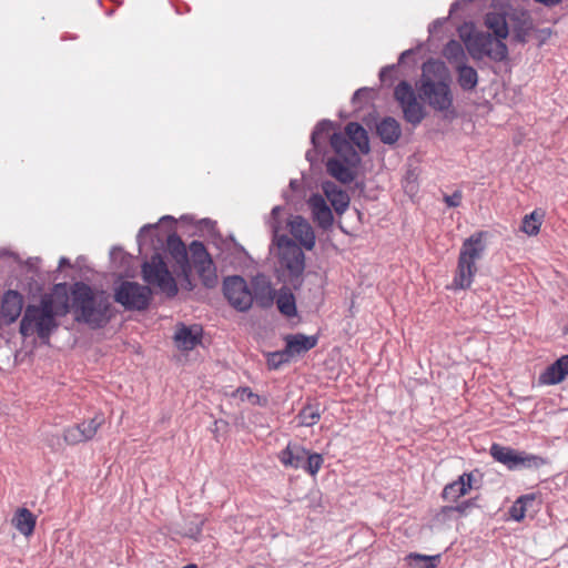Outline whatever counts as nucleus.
Segmentation results:
<instances>
[{
	"label": "nucleus",
	"instance_id": "4c0bfd02",
	"mask_svg": "<svg viewBox=\"0 0 568 568\" xmlns=\"http://www.w3.org/2000/svg\"><path fill=\"white\" fill-rule=\"evenodd\" d=\"M406 560L410 568H436L440 560V555L427 556L417 552L407 555Z\"/></svg>",
	"mask_w": 568,
	"mask_h": 568
},
{
	"label": "nucleus",
	"instance_id": "6e6552de",
	"mask_svg": "<svg viewBox=\"0 0 568 568\" xmlns=\"http://www.w3.org/2000/svg\"><path fill=\"white\" fill-rule=\"evenodd\" d=\"M465 47L474 60L488 57L495 62H501L508 57V48L504 41L495 39L488 32H473L464 38Z\"/></svg>",
	"mask_w": 568,
	"mask_h": 568
},
{
	"label": "nucleus",
	"instance_id": "37998d69",
	"mask_svg": "<svg viewBox=\"0 0 568 568\" xmlns=\"http://www.w3.org/2000/svg\"><path fill=\"white\" fill-rule=\"evenodd\" d=\"M63 440L68 445H78L80 443H84L82 436L80 435L79 427L74 426H70L64 429Z\"/></svg>",
	"mask_w": 568,
	"mask_h": 568
},
{
	"label": "nucleus",
	"instance_id": "7c9ffc66",
	"mask_svg": "<svg viewBox=\"0 0 568 568\" xmlns=\"http://www.w3.org/2000/svg\"><path fill=\"white\" fill-rule=\"evenodd\" d=\"M216 246L219 247L222 254L227 252L230 253V255L234 257L233 260H229L227 256L223 258L225 262H229L231 264L234 261H242L243 257L246 256L247 254L245 248L235 241L233 235L229 236L227 239H221L220 243L216 244Z\"/></svg>",
	"mask_w": 568,
	"mask_h": 568
},
{
	"label": "nucleus",
	"instance_id": "412c9836",
	"mask_svg": "<svg viewBox=\"0 0 568 568\" xmlns=\"http://www.w3.org/2000/svg\"><path fill=\"white\" fill-rule=\"evenodd\" d=\"M322 190L337 215H342L347 211L351 202L347 192L343 191L332 181H324Z\"/></svg>",
	"mask_w": 568,
	"mask_h": 568
},
{
	"label": "nucleus",
	"instance_id": "bb28decb",
	"mask_svg": "<svg viewBox=\"0 0 568 568\" xmlns=\"http://www.w3.org/2000/svg\"><path fill=\"white\" fill-rule=\"evenodd\" d=\"M376 133L384 144L393 145L399 140L402 128L396 119L386 116L377 123Z\"/></svg>",
	"mask_w": 568,
	"mask_h": 568
},
{
	"label": "nucleus",
	"instance_id": "0eeeda50",
	"mask_svg": "<svg viewBox=\"0 0 568 568\" xmlns=\"http://www.w3.org/2000/svg\"><path fill=\"white\" fill-rule=\"evenodd\" d=\"M142 277L145 283L156 287L168 298L176 296L178 284L160 253H154L142 264Z\"/></svg>",
	"mask_w": 568,
	"mask_h": 568
},
{
	"label": "nucleus",
	"instance_id": "2eb2a0df",
	"mask_svg": "<svg viewBox=\"0 0 568 568\" xmlns=\"http://www.w3.org/2000/svg\"><path fill=\"white\" fill-rule=\"evenodd\" d=\"M361 156L356 162L351 163L347 155L333 156L327 159L325 166L326 172L342 184L352 183L357 175V168L361 164Z\"/></svg>",
	"mask_w": 568,
	"mask_h": 568
},
{
	"label": "nucleus",
	"instance_id": "052dcab7",
	"mask_svg": "<svg viewBox=\"0 0 568 568\" xmlns=\"http://www.w3.org/2000/svg\"><path fill=\"white\" fill-rule=\"evenodd\" d=\"M122 253V250L120 247H113L110 252V255L112 258H114L115 254Z\"/></svg>",
	"mask_w": 568,
	"mask_h": 568
},
{
	"label": "nucleus",
	"instance_id": "423d86ee",
	"mask_svg": "<svg viewBox=\"0 0 568 568\" xmlns=\"http://www.w3.org/2000/svg\"><path fill=\"white\" fill-rule=\"evenodd\" d=\"M487 232H476L467 237L460 248L457 270L454 276L453 286L456 290L470 287L477 272L476 261L481 258L486 244L484 239Z\"/></svg>",
	"mask_w": 568,
	"mask_h": 568
},
{
	"label": "nucleus",
	"instance_id": "c85d7f7f",
	"mask_svg": "<svg viewBox=\"0 0 568 568\" xmlns=\"http://www.w3.org/2000/svg\"><path fill=\"white\" fill-rule=\"evenodd\" d=\"M454 70L456 72L457 83L464 92H471L476 89L479 77L474 67L464 62L462 64H457Z\"/></svg>",
	"mask_w": 568,
	"mask_h": 568
},
{
	"label": "nucleus",
	"instance_id": "f704fd0d",
	"mask_svg": "<svg viewBox=\"0 0 568 568\" xmlns=\"http://www.w3.org/2000/svg\"><path fill=\"white\" fill-rule=\"evenodd\" d=\"M322 409L318 403H307L297 414L298 425L311 427L321 418Z\"/></svg>",
	"mask_w": 568,
	"mask_h": 568
},
{
	"label": "nucleus",
	"instance_id": "69168bd1",
	"mask_svg": "<svg viewBox=\"0 0 568 568\" xmlns=\"http://www.w3.org/2000/svg\"><path fill=\"white\" fill-rule=\"evenodd\" d=\"M3 255H10V253L7 252L6 250H0V257Z\"/></svg>",
	"mask_w": 568,
	"mask_h": 568
},
{
	"label": "nucleus",
	"instance_id": "a19ab883",
	"mask_svg": "<svg viewBox=\"0 0 568 568\" xmlns=\"http://www.w3.org/2000/svg\"><path fill=\"white\" fill-rule=\"evenodd\" d=\"M324 463V458L321 454L317 453H310L306 456L304 466L302 469L307 471L312 476H316L320 469L322 468Z\"/></svg>",
	"mask_w": 568,
	"mask_h": 568
},
{
	"label": "nucleus",
	"instance_id": "473e14b6",
	"mask_svg": "<svg viewBox=\"0 0 568 568\" xmlns=\"http://www.w3.org/2000/svg\"><path fill=\"white\" fill-rule=\"evenodd\" d=\"M485 23L489 30L493 31L494 38L504 40L509 33L508 21L505 16L499 13H488L485 19Z\"/></svg>",
	"mask_w": 568,
	"mask_h": 568
},
{
	"label": "nucleus",
	"instance_id": "ea45409f",
	"mask_svg": "<svg viewBox=\"0 0 568 568\" xmlns=\"http://www.w3.org/2000/svg\"><path fill=\"white\" fill-rule=\"evenodd\" d=\"M158 224H145L140 229L136 235V243L139 245L140 253H142L143 246L146 244L148 240L153 244V236L158 232Z\"/></svg>",
	"mask_w": 568,
	"mask_h": 568
},
{
	"label": "nucleus",
	"instance_id": "a18cd8bd",
	"mask_svg": "<svg viewBox=\"0 0 568 568\" xmlns=\"http://www.w3.org/2000/svg\"><path fill=\"white\" fill-rule=\"evenodd\" d=\"M395 70H396V65L395 64L383 67L381 69V71H379V80H381V82L382 83L389 82V84H392V82L394 80Z\"/></svg>",
	"mask_w": 568,
	"mask_h": 568
},
{
	"label": "nucleus",
	"instance_id": "9d476101",
	"mask_svg": "<svg viewBox=\"0 0 568 568\" xmlns=\"http://www.w3.org/2000/svg\"><path fill=\"white\" fill-rule=\"evenodd\" d=\"M152 291L136 282L124 281L114 292V301L126 311H145L151 302Z\"/></svg>",
	"mask_w": 568,
	"mask_h": 568
},
{
	"label": "nucleus",
	"instance_id": "6ab92c4d",
	"mask_svg": "<svg viewBox=\"0 0 568 568\" xmlns=\"http://www.w3.org/2000/svg\"><path fill=\"white\" fill-rule=\"evenodd\" d=\"M509 23L514 40L519 43H526L534 31V20L528 11H514L509 16Z\"/></svg>",
	"mask_w": 568,
	"mask_h": 568
},
{
	"label": "nucleus",
	"instance_id": "79ce46f5",
	"mask_svg": "<svg viewBox=\"0 0 568 568\" xmlns=\"http://www.w3.org/2000/svg\"><path fill=\"white\" fill-rule=\"evenodd\" d=\"M526 497H518L514 504L510 506L508 514L510 518L515 521H521L526 516V508L521 505Z\"/></svg>",
	"mask_w": 568,
	"mask_h": 568
},
{
	"label": "nucleus",
	"instance_id": "aec40b11",
	"mask_svg": "<svg viewBox=\"0 0 568 568\" xmlns=\"http://www.w3.org/2000/svg\"><path fill=\"white\" fill-rule=\"evenodd\" d=\"M23 310V295L14 290L7 291L1 301V316L11 324L16 322Z\"/></svg>",
	"mask_w": 568,
	"mask_h": 568
},
{
	"label": "nucleus",
	"instance_id": "dca6fc26",
	"mask_svg": "<svg viewBox=\"0 0 568 568\" xmlns=\"http://www.w3.org/2000/svg\"><path fill=\"white\" fill-rule=\"evenodd\" d=\"M306 203L311 211L312 220L317 227L323 231H329L334 224V215L325 197L315 193L308 197Z\"/></svg>",
	"mask_w": 568,
	"mask_h": 568
},
{
	"label": "nucleus",
	"instance_id": "58836bf2",
	"mask_svg": "<svg viewBox=\"0 0 568 568\" xmlns=\"http://www.w3.org/2000/svg\"><path fill=\"white\" fill-rule=\"evenodd\" d=\"M292 355L290 354V351L285 347L282 351H276L267 354V366L271 369H277L283 364L288 363L292 359Z\"/></svg>",
	"mask_w": 568,
	"mask_h": 568
},
{
	"label": "nucleus",
	"instance_id": "393cba45",
	"mask_svg": "<svg viewBox=\"0 0 568 568\" xmlns=\"http://www.w3.org/2000/svg\"><path fill=\"white\" fill-rule=\"evenodd\" d=\"M281 267L278 266V278L284 283V286L280 288L278 292H276L275 301L278 311L286 317H293L296 315V303L294 294L292 293V290H300L302 285L297 288L293 287L292 285L285 283L281 277Z\"/></svg>",
	"mask_w": 568,
	"mask_h": 568
},
{
	"label": "nucleus",
	"instance_id": "7ed1b4c3",
	"mask_svg": "<svg viewBox=\"0 0 568 568\" xmlns=\"http://www.w3.org/2000/svg\"><path fill=\"white\" fill-rule=\"evenodd\" d=\"M68 313L69 301L67 296L60 305H55L51 295H44L38 305L29 304L24 308L19 327L20 334L23 337L37 334L43 344H49L50 336L59 326L57 316H63Z\"/></svg>",
	"mask_w": 568,
	"mask_h": 568
},
{
	"label": "nucleus",
	"instance_id": "cd10ccee",
	"mask_svg": "<svg viewBox=\"0 0 568 568\" xmlns=\"http://www.w3.org/2000/svg\"><path fill=\"white\" fill-rule=\"evenodd\" d=\"M318 338L315 335L307 336L302 333L291 334L285 337L286 348L292 357L304 354L317 345Z\"/></svg>",
	"mask_w": 568,
	"mask_h": 568
},
{
	"label": "nucleus",
	"instance_id": "f257e3e1",
	"mask_svg": "<svg viewBox=\"0 0 568 568\" xmlns=\"http://www.w3.org/2000/svg\"><path fill=\"white\" fill-rule=\"evenodd\" d=\"M283 210L281 205L274 206L267 223L273 233L272 244L276 245L278 250L280 277L285 283L297 288L303 285L304 282L305 255L302 247H300L296 242L285 234H278L282 227L280 214Z\"/></svg>",
	"mask_w": 568,
	"mask_h": 568
},
{
	"label": "nucleus",
	"instance_id": "3c124183",
	"mask_svg": "<svg viewBox=\"0 0 568 568\" xmlns=\"http://www.w3.org/2000/svg\"><path fill=\"white\" fill-rule=\"evenodd\" d=\"M446 22V18H438L428 26L429 34H435Z\"/></svg>",
	"mask_w": 568,
	"mask_h": 568
},
{
	"label": "nucleus",
	"instance_id": "4468645a",
	"mask_svg": "<svg viewBox=\"0 0 568 568\" xmlns=\"http://www.w3.org/2000/svg\"><path fill=\"white\" fill-rule=\"evenodd\" d=\"M250 293L257 307L267 310L273 306L276 290L273 287L271 278L264 273H257L250 281Z\"/></svg>",
	"mask_w": 568,
	"mask_h": 568
},
{
	"label": "nucleus",
	"instance_id": "49530a36",
	"mask_svg": "<svg viewBox=\"0 0 568 568\" xmlns=\"http://www.w3.org/2000/svg\"><path fill=\"white\" fill-rule=\"evenodd\" d=\"M462 199H463V194L460 191H455L453 194L450 195H445L444 196V202L447 204V206L449 207H457L460 205L462 203Z\"/></svg>",
	"mask_w": 568,
	"mask_h": 568
},
{
	"label": "nucleus",
	"instance_id": "c03bdc74",
	"mask_svg": "<svg viewBox=\"0 0 568 568\" xmlns=\"http://www.w3.org/2000/svg\"><path fill=\"white\" fill-rule=\"evenodd\" d=\"M477 507L476 498H469L466 500H463L462 503L457 504L456 506L449 507L448 510L456 511L460 515H467L470 509Z\"/></svg>",
	"mask_w": 568,
	"mask_h": 568
},
{
	"label": "nucleus",
	"instance_id": "6e6d98bb",
	"mask_svg": "<svg viewBox=\"0 0 568 568\" xmlns=\"http://www.w3.org/2000/svg\"><path fill=\"white\" fill-rule=\"evenodd\" d=\"M536 2L542 3L545 6L551 7L558 4L561 0H535Z\"/></svg>",
	"mask_w": 568,
	"mask_h": 568
},
{
	"label": "nucleus",
	"instance_id": "13d9d810",
	"mask_svg": "<svg viewBox=\"0 0 568 568\" xmlns=\"http://www.w3.org/2000/svg\"><path fill=\"white\" fill-rule=\"evenodd\" d=\"M412 53V50H405L403 51L400 54H399V58H398V63H402L404 61V59H406L407 55H409Z\"/></svg>",
	"mask_w": 568,
	"mask_h": 568
},
{
	"label": "nucleus",
	"instance_id": "f8f14e48",
	"mask_svg": "<svg viewBox=\"0 0 568 568\" xmlns=\"http://www.w3.org/2000/svg\"><path fill=\"white\" fill-rule=\"evenodd\" d=\"M223 295L237 312L245 313L253 306L250 284L241 275L226 276L222 284Z\"/></svg>",
	"mask_w": 568,
	"mask_h": 568
},
{
	"label": "nucleus",
	"instance_id": "de8ad7c7",
	"mask_svg": "<svg viewBox=\"0 0 568 568\" xmlns=\"http://www.w3.org/2000/svg\"><path fill=\"white\" fill-rule=\"evenodd\" d=\"M195 519H196V523L192 524V526H190L187 534H186L189 537H192V538H197L202 534V527L204 524V520L201 519L200 517L196 516Z\"/></svg>",
	"mask_w": 568,
	"mask_h": 568
},
{
	"label": "nucleus",
	"instance_id": "1a4fd4ad",
	"mask_svg": "<svg viewBox=\"0 0 568 568\" xmlns=\"http://www.w3.org/2000/svg\"><path fill=\"white\" fill-rule=\"evenodd\" d=\"M489 453L496 462L505 465L509 470L538 469L547 464V459L539 455L517 452L499 444H493Z\"/></svg>",
	"mask_w": 568,
	"mask_h": 568
},
{
	"label": "nucleus",
	"instance_id": "338daca9",
	"mask_svg": "<svg viewBox=\"0 0 568 568\" xmlns=\"http://www.w3.org/2000/svg\"><path fill=\"white\" fill-rule=\"evenodd\" d=\"M296 183H297V181H296V180H292V181L290 182V186L294 189V187H295V185H296Z\"/></svg>",
	"mask_w": 568,
	"mask_h": 568
},
{
	"label": "nucleus",
	"instance_id": "864d4df0",
	"mask_svg": "<svg viewBox=\"0 0 568 568\" xmlns=\"http://www.w3.org/2000/svg\"><path fill=\"white\" fill-rule=\"evenodd\" d=\"M48 445L51 446L54 449L61 448V440L59 436H51L48 438Z\"/></svg>",
	"mask_w": 568,
	"mask_h": 568
},
{
	"label": "nucleus",
	"instance_id": "b1692460",
	"mask_svg": "<svg viewBox=\"0 0 568 568\" xmlns=\"http://www.w3.org/2000/svg\"><path fill=\"white\" fill-rule=\"evenodd\" d=\"M473 487V474L464 473L453 483L447 484L442 493L445 500L455 503Z\"/></svg>",
	"mask_w": 568,
	"mask_h": 568
},
{
	"label": "nucleus",
	"instance_id": "603ef678",
	"mask_svg": "<svg viewBox=\"0 0 568 568\" xmlns=\"http://www.w3.org/2000/svg\"><path fill=\"white\" fill-rule=\"evenodd\" d=\"M520 497L528 498V499L524 500L521 504L526 508V511H528V509L530 507H532V504L536 501V498H537L536 494H526V495H521Z\"/></svg>",
	"mask_w": 568,
	"mask_h": 568
},
{
	"label": "nucleus",
	"instance_id": "5701e85b",
	"mask_svg": "<svg viewBox=\"0 0 568 568\" xmlns=\"http://www.w3.org/2000/svg\"><path fill=\"white\" fill-rule=\"evenodd\" d=\"M176 345L182 349H193L202 339V327L199 325L186 326L179 324L174 334Z\"/></svg>",
	"mask_w": 568,
	"mask_h": 568
},
{
	"label": "nucleus",
	"instance_id": "20e7f679",
	"mask_svg": "<svg viewBox=\"0 0 568 568\" xmlns=\"http://www.w3.org/2000/svg\"><path fill=\"white\" fill-rule=\"evenodd\" d=\"M446 72L443 62L428 61L423 65V74L417 84L420 99H423L434 111L443 114L444 119L456 116L454 109V95L448 79H443Z\"/></svg>",
	"mask_w": 568,
	"mask_h": 568
},
{
	"label": "nucleus",
	"instance_id": "09e8293b",
	"mask_svg": "<svg viewBox=\"0 0 568 568\" xmlns=\"http://www.w3.org/2000/svg\"><path fill=\"white\" fill-rule=\"evenodd\" d=\"M369 92L371 89L366 87L357 89L352 97V103L356 106L362 99L368 97Z\"/></svg>",
	"mask_w": 568,
	"mask_h": 568
},
{
	"label": "nucleus",
	"instance_id": "a211bd4d",
	"mask_svg": "<svg viewBox=\"0 0 568 568\" xmlns=\"http://www.w3.org/2000/svg\"><path fill=\"white\" fill-rule=\"evenodd\" d=\"M166 250L179 266L181 273L189 277L192 266L189 261L187 250L181 237L176 233H171L166 237Z\"/></svg>",
	"mask_w": 568,
	"mask_h": 568
},
{
	"label": "nucleus",
	"instance_id": "a878e982",
	"mask_svg": "<svg viewBox=\"0 0 568 568\" xmlns=\"http://www.w3.org/2000/svg\"><path fill=\"white\" fill-rule=\"evenodd\" d=\"M308 452L305 447L298 444H291L284 448L278 458L285 467L294 469L303 468Z\"/></svg>",
	"mask_w": 568,
	"mask_h": 568
},
{
	"label": "nucleus",
	"instance_id": "8fccbe9b",
	"mask_svg": "<svg viewBox=\"0 0 568 568\" xmlns=\"http://www.w3.org/2000/svg\"><path fill=\"white\" fill-rule=\"evenodd\" d=\"M239 393L245 395L247 399L252 400L254 404L260 403V396L251 390L248 387H241L237 389Z\"/></svg>",
	"mask_w": 568,
	"mask_h": 568
},
{
	"label": "nucleus",
	"instance_id": "4be33fe9",
	"mask_svg": "<svg viewBox=\"0 0 568 568\" xmlns=\"http://www.w3.org/2000/svg\"><path fill=\"white\" fill-rule=\"evenodd\" d=\"M567 376L568 355H562L539 375V384L556 385L562 382Z\"/></svg>",
	"mask_w": 568,
	"mask_h": 568
},
{
	"label": "nucleus",
	"instance_id": "5fc2aeb1",
	"mask_svg": "<svg viewBox=\"0 0 568 568\" xmlns=\"http://www.w3.org/2000/svg\"><path fill=\"white\" fill-rule=\"evenodd\" d=\"M466 2H467V0H456V1H454L450 4V8H449V16H453L460 8V6L465 4Z\"/></svg>",
	"mask_w": 568,
	"mask_h": 568
},
{
	"label": "nucleus",
	"instance_id": "39448f33",
	"mask_svg": "<svg viewBox=\"0 0 568 568\" xmlns=\"http://www.w3.org/2000/svg\"><path fill=\"white\" fill-rule=\"evenodd\" d=\"M332 129L333 122L329 120H322L315 125L311 134V143L313 148L305 154L306 160L311 164L318 161L320 154L323 146H325L327 139H329L331 146L336 154L335 156L347 155L351 163L357 161L359 153L348 141L346 133L344 134L342 132H334L333 134H329Z\"/></svg>",
	"mask_w": 568,
	"mask_h": 568
},
{
	"label": "nucleus",
	"instance_id": "0e129e2a",
	"mask_svg": "<svg viewBox=\"0 0 568 568\" xmlns=\"http://www.w3.org/2000/svg\"><path fill=\"white\" fill-rule=\"evenodd\" d=\"M182 568H197V566L195 564H189Z\"/></svg>",
	"mask_w": 568,
	"mask_h": 568
},
{
	"label": "nucleus",
	"instance_id": "bf43d9fd",
	"mask_svg": "<svg viewBox=\"0 0 568 568\" xmlns=\"http://www.w3.org/2000/svg\"><path fill=\"white\" fill-rule=\"evenodd\" d=\"M160 222H170L171 224H174L175 223V220L173 216L171 215H164L160 219Z\"/></svg>",
	"mask_w": 568,
	"mask_h": 568
},
{
	"label": "nucleus",
	"instance_id": "774afa93",
	"mask_svg": "<svg viewBox=\"0 0 568 568\" xmlns=\"http://www.w3.org/2000/svg\"><path fill=\"white\" fill-rule=\"evenodd\" d=\"M65 287V284H58L57 287Z\"/></svg>",
	"mask_w": 568,
	"mask_h": 568
},
{
	"label": "nucleus",
	"instance_id": "f03ea898",
	"mask_svg": "<svg viewBox=\"0 0 568 568\" xmlns=\"http://www.w3.org/2000/svg\"><path fill=\"white\" fill-rule=\"evenodd\" d=\"M69 312L74 320L93 328H101L110 321L111 302L105 291H94L84 282H75L70 290Z\"/></svg>",
	"mask_w": 568,
	"mask_h": 568
},
{
	"label": "nucleus",
	"instance_id": "ddd939ff",
	"mask_svg": "<svg viewBox=\"0 0 568 568\" xmlns=\"http://www.w3.org/2000/svg\"><path fill=\"white\" fill-rule=\"evenodd\" d=\"M189 250L193 266L202 284L207 288L215 287L219 281L216 266L205 245L201 241L194 240L191 242Z\"/></svg>",
	"mask_w": 568,
	"mask_h": 568
},
{
	"label": "nucleus",
	"instance_id": "e2e57ef3",
	"mask_svg": "<svg viewBox=\"0 0 568 568\" xmlns=\"http://www.w3.org/2000/svg\"><path fill=\"white\" fill-rule=\"evenodd\" d=\"M202 223L205 224V225H210L211 227H214V225H215V222H213L210 219H203Z\"/></svg>",
	"mask_w": 568,
	"mask_h": 568
},
{
	"label": "nucleus",
	"instance_id": "4d7b16f0",
	"mask_svg": "<svg viewBox=\"0 0 568 568\" xmlns=\"http://www.w3.org/2000/svg\"><path fill=\"white\" fill-rule=\"evenodd\" d=\"M70 260L67 258V257H61L60 261H59V268L63 267V266H70Z\"/></svg>",
	"mask_w": 568,
	"mask_h": 568
},
{
	"label": "nucleus",
	"instance_id": "c9c22d12",
	"mask_svg": "<svg viewBox=\"0 0 568 568\" xmlns=\"http://www.w3.org/2000/svg\"><path fill=\"white\" fill-rule=\"evenodd\" d=\"M545 217V212L541 210H534L531 213L526 214L521 221L520 230L529 235H537L540 231Z\"/></svg>",
	"mask_w": 568,
	"mask_h": 568
},
{
	"label": "nucleus",
	"instance_id": "2f4dec72",
	"mask_svg": "<svg viewBox=\"0 0 568 568\" xmlns=\"http://www.w3.org/2000/svg\"><path fill=\"white\" fill-rule=\"evenodd\" d=\"M12 521L16 529L24 536H30L36 527V516L27 508L18 509Z\"/></svg>",
	"mask_w": 568,
	"mask_h": 568
},
{
	"label": "nucleus",
	"instance_id": "9b49d317",
	"mask_svg": "<svg viewBox=\"0 0 568 568\" xmlns=\"http://www.w3.org/2000/svg\"><path fill=\"white\" fill-rule=\"evenodd\" d=\"M394 98L398 102L404 120L416 126L422 123L426 112L422 103L417 101L416 93L412 85L403 80L394 89Z\"/></svg>",
	"mask_w": 568,
	"mask_h": 568
},
{
	"label": "nucleus",
	"instance_id": "72a5a7b5",
	"mask_svg": "<svg viewBox=\"0 0 568 568\" xmlns=\"http://www.w3.org/2000/svg\"><path fill=\"white\" fill-rule=\"evenodd\" d=\"M443 55L455 68L457 64L467 62V55L463 45L457 40H449L443 48Z\"/></svg>",
	"mask_w": 568,
	"mask_h": 568
},
{
	"label": "nucleus",
	"instance_id": "f3484780",
	"mask_svg": "<svg viewBox=\"0 0 568 568\" xmlns=\"http://www.w3.org/2000/svg\"><path fill=\"white\" fill-rule=\"evenodd\" d=\"M293 237L300 242V247L311 251L315 246L316 237L311 223L302 215H292L287 222Z\"/></svg>",
	"mask_w": 568,
	"mask_h": 568
},
{
	"label": "nucleus",
	"instance_id": "680f3d73",
	"mask_svg": "<svg viewBox=\"0 0 568 568\" xmlns=\"http://www.w3.org/2000/svg\"><path fill=\"white\" fill-rule=\"evenodd\" d=\"M539 32H540V34H541V40H540V42H542V41H544L547 37H549V34H550V31H549V30H541V31H539Z\"/></svg>",
	"mask_w": 568,
	"mask_h": 568
},
{
	"label": "nucleus",
	"instance_id": "e433bc0d",
	"mask_svg": "<svg viewBox=\"0 0 568 568\" xmlns=\"http://www.w3.org/2000/svg\"><path fill=\"white\" fill-rule=\"evenodd\" d=\"M104 424V416L102 414H97L94 417L83 420L82 423L73 425L74 427H79L80 435L82 436L84 442L91 440L98 429Z\"/></svg>",
	"mask_w": 568,
	"mask_h": 568
},
{
	"label": "nucleus",
	"instance_id": "c756f323",
	"mask_svg": "<svg viewBox=\"0 0 568 568\" xmlns=\"http://www.w3.org/2000/svg\"><path fill=\"white\" fill-rule=\"evenodd\" d=\"M345 133L352 145H356L362 154H367L371 151L367 131L359 123H347Z\"/></svg>",
	"mask_w": 568,
	"mask_h": 568
}]
</instances>
